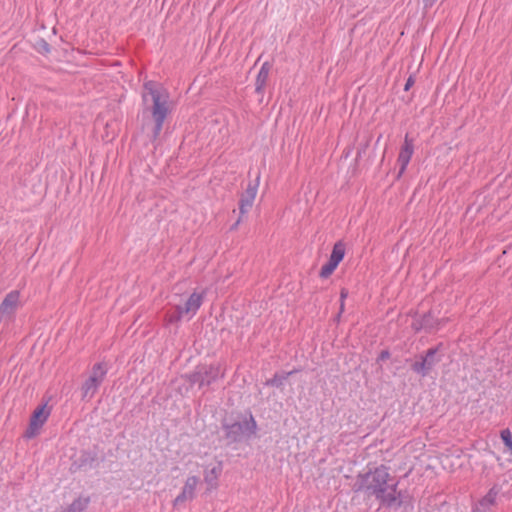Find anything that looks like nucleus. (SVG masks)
Masks as SVG:
<instances>
[{
  "label": "nucleus",
  "mask_w": 512,
  "mask_h": 512,
  "mask_svg": "<svg viewBox=\"0 0 512 512\" xmlns=\"http://www.w3.org/2000/svg\"><path fill=\"white\" fill-rule=\"evenodd\" d=\"M398 482L391 477L388 467L380 465L374 470L359 474L353 484L355 492H365L386 507H400L401 492L397 490Z\"/></svg>",
  "instance_id": "1"
},
{
  "label": "nucleus",
  "mask_w": 512,
  "mask_h": 512,
  "mask_svg": "<svg viewBox=\"0 0 512 512\" xmlns=\"http://www.w3.org/2000/svg\"><path fill=\"white\" fill-rule=\"evenodd\" d=\"M143 88V102L147 103L148 98L152 101L149 109L154 121L152 138L155 140L159 137L164 121L171 111L170 95L164 87L153 81L145 82Z\"/></svg>",
  "instance_id": "2"
},
{
  "label": "nucleus",
  "mask_w": 512,
  "mask_h": 512,
  "mask_svg": "<svg viewBox=\"0 0 512 512\" xmlns=\"http://www.w3.org/2000/svg\"><path fill=\"white\" fill-rule=\"evenodd\" d=\"M222 427L225 431V439L229 444L249 439L256 434L257 430V424L252 414L243 421L231 424L223 423Z\"/></svg>",
  "instance_id": "3"
},
{
  "label": "nucleus",
  "mask_w": 512,
  "mask_h": 512,
  "mask_svg": "<svg viewBox=\"0 0 512 512\" xmlns=\"http://www.w3.org/2000/svg\"><path fill=\"white\" fill-rule=\"evenodd\" d=\"M107 372L108 367L105 363L100 362L93 365L89 377L81 387L83 399H91L95 395Z\"/></svg>",
  "instance_id": "4"
},
{
  "label": "nucleus",
  "mask_w": 512,
  "mask_h": 512,
  "mask_svg": "<svg viewBox=\"0 0 512 512\" xmlns=\"http://www.w3.org/2000/svg\"><path fill=\"white\" fill-rule=\"evenodd\" d=\"M222 376L223 373H221L219 366L203 365L197 367L194 372L186 375L185 377L191 385L199 384V387H203L205 385L208 386L212 384L215 380Z\"/></svg>",
  "instance_id": "5"
},
{
  "label": "nucleus",
  "mask_w": 512,
  "mask_h": 512,
  "mask_svg": "<svg viewBox=\"0 0 512 512\" xmlns=\"http://www.w3.org/2000/svg\"><path fill=\"white\" fill-rule=\"evenodd\" d=\"M440 361L441 356L438 355V348H430L424 356H420V360L411 365V369L420 376L426 377Z\"/></svg>",
  "instance_id": "6"
},
{
  "label": "nucleus",
  "mask_w": 512,
  "mask_h": 512,
  "mask_svg": "<svg viewBox=\"0 0 512 512\" xmlns=\"http://www.w3.org/2000/svg\"><path fill=\"white\" fill-rule=\"evenodd\" d=\"M259 177L255 182H249L245 192L242 194L239 201V212L240 216L238 220L232 225L231 229H236L241 222L242 216L245 215L253 206L254 200L258 191Z\"/></svg>",
  "instance_id": "7"
},
{
  "label": "nucleus",
  "mask_w": 512,
  "mask_h": 512,
  "mask_svg": "<svg viewBox=\"0 0 512 512\" xmlns=\"http://www.w3.org/2000/svg\"><path fill=\"white\" fill-rule=\"evenodd\" d=\"M98 453L96 449L93 450H82L79 455L73 459L70 470L72 472H77L80 470H88L94 467L95 462L97 461Z\"/></svg>",
  "instance_id": "8"
},
{
  "label": "nucleus",
  "mask_w": 512,
  "mask_h": 512,
  "mask_svg": "<svg viewBox=\"0 0 512 512\" xmlns=\"http://www.w3.org/2000/svg\"><path fill=\"white\" fill-rule=\"evenodd\" d=\"M19 304V292L14 290L9 292L0 304V321H10Z\"/></svg>",
  "instance_id": "9"
},
{
  "label": "nucleus",
  "mask_w": 512,
  "mask_h": 512,
  "mask_svg": "<svg viewBox=\"0 0 512 512\" xmlns=\"http://www.w3.org/2000/svg\"><path fill=\"white\" fill-rule=\"evenodd\" d=\"M49 415H50V411L47 410L46 405L37 407L31 416L29 427L25 432V436L27 438L35 437L37 435L39 429L46 422Z\"/></svg>",
  "instance_id": "10"
},
{
  "label": "nucleus",
  "mask_w": 512,
  "mask_h": 512,
  "mask_svg": "<svg viewBox=\"0 0 512 512\" xmlns=\"http://www.w3.org/2000/svg\"><path fill=\"white\" fill-rule=\"evenodd\" d=\"M204 293L194 292L190 295L183 306L177 305L176 319H181L184 315H195L203 302Z\"/></svg>",
  "instance_id": "11"
},
{
  "label": "nucleus",
  "mask_w": 512,
  "mask_h": 512,
  "mask_svg": "<svg viewBox=\"0 0 512 512\" xmlns=\"http://www.w3.org/2000/svg\"><path fill=\"white\" fill-rule=\"evenodd\" d=\"M414 153V143L413 139L409 138L408 134L405 135L404 143L400 149L397 163L399 165L398 177H400L406 170L411 157Z\"/></svg>",
  "instance_id": "12"
},
{
  "label": "nucleus",
  "mask_w": 512,
  "mask_h": 512,
  "mask_svg": "<svg viewBox=\"0 0 512 512\" xmlns=\"http://www.w3.org/2000/svg\"><path fill=\"white\" fill-rule=\"evenodd\" d=\"M199 483V478L190 476L186 479L181 493L175 498L173 505L178 507L188 500H192L195 496V490Z\"/></svg>",
  "instance_id": "13"
},
{
  "label": "nucleus",
  "mask_w": 512,
  "mask_h": 512,
  "mask_svg": "<svg viewBox=\"0 0 512 512\" xmlns=\"http://www.w3.org/2000/svg\"><path fill=\"white\" fill-rule=\"evenodd\" d=\"M270 70H271V65L269 62H265L262 64V66L257 74L256 81H255V92L256 93H258V94L263 93L266 83H267V80H268V77H269Z\"/></svg>",
  "instance_id": "14"
},
{
  "label": "nucleus",
  "mask_w": 512,
  "mask_h": 512,
  "mask_svg": "<svg viewBox=\"0 0 512 512\" xmlns=\"http://www.w3.org/2000/svg\"><path fill=\"white\" fill-rule=\"evenodd\" d=\"M437 325V320L434 318L431 312L424 314L421 319L415 320L412 324L416 331L425 329L427 331L433 330Z\"/></svg>",
  "instance_id": "15"
},
{
  "label": "nucleus",
  "mask_w": 512,
  "mask_h": 512,
  "mask_svg": "<svg viewBox=\"0 0 512 512\" xmlns=\"http://www.w3.org/2000/svg\"><path fill=\"white\" fill-rule=\"evenodd\" d=\"M221 473V467H213L205 471L204 481L208 485L209 489H213L217 486V480Z\"/></svg>",
  "instance_id": "16"
},
{
  "label": "nucleus",
  "mask_w": 512,
  "mask_h": 512,
  "mask_svg": "<svg viewBox=\"0 0 512 512\" xmlns=\"http://www.w3.org/2000/svg\"><path fill=\"white\" fill-rule=\"evenodd\" d=\"M343 258H329V261L321 268L319 276L328 278L339 265Z\"/></svg>",
  "instance_id": "17"
},
{
  "label": "nucleus",
  "mask_w": 512,
  "mask_h": 512,
  "mask_svg": "<svg viewBox=\"0 0 512 512\" xmlns=\"http://www.w3.org/2000/svg\"><path fill=\"white\" fill-rule=\"evenodd\" d=\"M89 501L90 499L88 497H79L69 505L67 512H82L87 508Z\"/></svg>",
  "instance_id": "18"
},
{
  "label": "nucleus",
  "mask_w": 512,
  "mask_h": 512,
  "mask_svg": "<svg viewBox=\"0 0 512 512\" xmlns=\"http://www.w3.org/2000/svg\"><path fill=\"white\" fill-rule=\"evenodd\" d=\"M498 495V491L493 487L489 490V492L480 500V506L483 508H488L495 503L496 497Z\"/></svg>",
  "instance_id": "19"
},
{
  "label": "nucleus",
  "mask_w": 512,
  "mask_h": 512,
  "mask_svg": "<svg viewBox=\"0 0 512 512\" xmlns=\"http://www.w3.org/2000/svg\"><path fill=\"white\" fill-rule=\"evenodd\" d=\"M500 437L505 444V446L508 447L510 453L512 454V434L509 429H504L500 433Z\"/></svg>",
  "instance_id": "20"
},
{
  "label": "nucleus",
  "mask_w": 512,
  "mask_h": 512,
  "mask_svg": "<svg viewBox=\"0 0 512 512\" xmlns=\"http://www.w3.org/2000/svg\"><path fill=\"white\" fill-rule=\"evenodd\" d=\"M345 244L342 241H338L334 244L333 250L330 256H345Z\"/></svg>",
  "instance_id": "21"
},
{
  "label": "nucleus",
  "mask_w": 512,
  "mask_h": 512,
  "mask_svg": "<svg viewBox=\"0 0 512 512\" xmlns=\"http://www.w3.org/2000/svg\"><path fill=\"white\" fill-rule=\"evenodd\" d=\"M285 379L286 376H279L276 374L273 378L266 381V385L280 387Z\"/></svg>",
  "instance_id": "22"
},
{
  "label": "nucleus",
  "mask_w": 512,
  "mask_h": 512,
  "mask_svg": "<svg viewBox=\"0 0 512 512\" xmlns=\"http://www.w3.org/2000/svg\"><path fill=\"white\" fill-rule=\"evenodd\" d=\"M348 296V291L347 289L343 288L341 289V292H340V298H341V307H340V311L342 312L343 309H344V299Z\"/></svg>",
  "instance_id": "23"
},
{
  "label": "nucleus",
  "mask_w": 512,
  "mask_h": 512,
  "mask_svg": "<svg viewBox=\"0 0 512 512\" xmlns=\"http://www.w3.org/2000/svg\"><path fill=\"white\" fill-rule=\"evenodd\" d=\"M390 357V353L387 350L381 351V353L378 356L379 361H384L385 359H388Z\"/></svg>",
  "instance_id": "24"
},
{
  "label": "nucleus",
  "mask_w": 512,
  "mask_h": 512,
  "mask_svg": "<svg viewBox=\"0 0 512 512\" xmlns=\"http://www.w3.org/2000/svg\"><path fill=\"white\" fill-rule=\"evenodd\" d=\"M413 84H414V80H413V78L410 76V77L407 79L406 83H405L404 90H405V91H408V90L410 89V87H411Z\"/></svg>",
  "instance_id": "25"
},
{
  "label": "nucleus",
  "mask_w": 512,
  "mask_h": 512,
  "mask_svg": "<svg viewBox=\"0 0 512 512\" xmlns=\"http://www.w3.org/2000/svg\"><path fill=\"white\" fill-rule=\"evenodd\" d=\"M176 315H177V307L175 308V311L169 315V322L170 323H173V322H177L179 321L180 319H176Z\"/></svg>",
  "instance_id": "26"
}]
</instances>
